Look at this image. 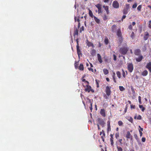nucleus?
I'll return each instance as SVG.
<instances>
[{
  "mask_svg": "<svg viewBox=\"0 0 151 151\" xmlns=\"http://www.w3.org/2000/svg\"><path fill=\"white\" fill-rule=\"evenodd\" d=\"M139 102L140 104H142V101L141 100V97L139 96L138 97Z\"/></svg>",
  "mask_w": 151,
  "mask_h": 151,
  "instance_id": "e433bc0d",
  "label": "nucleus"
},
{
  "mask_svg": "<svg viewBox=\"0 0 151 151\" xmlns=\"http://www.w3.org/2000/svg\"><path fill=\"white\" fill-rule=\"evenodd\" d=\"M148 71L146 70H145L143 71L141 73V74L142 76H146L148 74Z\"/></svg>",
  "mask_w": 151,
  "mask_h": 151,
  "instance_id": "aec40b11",
  "label": "nucleus"
},
{
  "mask_svg": "<svg viewBox=\"0 0 151 151\" xmlns=\"http://www.w3.org/2000/svg\"><path fill=\"white\" fill-rule=\"evenodd\" d=\"M130 107L131 109H134L135 108V106L134 105H131Z\"/></svg>",
  "mask_w": 151,
  "mask_h": 151,
  "instance_id": "0e129e2a",
  "label": "nucleus"
},
{
  "mask_svg": "<svg viewBox=\"0 0 151 151\" xmlns=\"http://www.w3.org/2000/svg\"><path fill=\"white\" fill-rule=\"evenodd\" d=\"M139 133L140 136V137H141L142 135V133L140 130H139Z\"/></svg>",
  "mask_w": 151,
  "mask_h": 151,
  "instance_id": "4d7b16f0",
  "label": "nucleus"
},
{
  "mask_svg": "<svg viewBox=\"0 0 151 151\" xmlns=\"http://www.w3.org/2000/svg\"><path fill=\"white\" fill-rule=\"evenodd\" d=\"M122 76L124 78H125L126 77V75L125 74V72L124 71V70H123V69H122Z\"/></svg>",
  "mask_w": 151,
  "mask_h": 151,
  "instance_id": "f704fd0d",
  "label": "nucleus"
},
{
  "mask_svg": "<svg viewBox=\"0 0 151 151\" xmlns=\"http://www.w3.org/2000/svg\"><path fill=\"white\" fill-rule=\"evenodd\" d=\"M98 122L102 127H104L105 123L103 119L99 118L98 119Z\"/></svg>",
  "mask_w": 151,
  "mask_h": 151,
  "instance_id": "1a4fd4ad",
  "label": "nucleus"
},
{
  "mask_svg": "<svg viewBox=\"0 0 151 151\" xmlns=\"http://www.w3.org/2000/svg\"><path fill=\"white\" fill-rule=\"evenodd\" d=\"M123 123L121 121H119L118 122V124L119 126H121L123 125Z\"/></svg>",
  "mask_w": 151,
  "mask_h": 151,
  "instance_id": "58836bf2",
  "label": "nucleus"
},
{
  "mask_svg": "<svg viewBox=\"0 0 151 151\" xmlns=\"http://www.w3.org/2000/svg\"><path fill=\"white\" fill-rule=\"evenodd\" d=\"M77 21L78 22V28H79V27H80V22H79L80 20H79V19H77Z\"/></svg>",
  "mask_w": 151,
  "mask_h": 151,
  "instance_id": "680f3d73",
  "label": "nucleus"
},
{
  "mask_svg": "<svg viewBox=\"0 0 151 151\" xmlns=\"http://www.w3.org/2000/svg\"><path fill=\"white\" fill-rule=\"evenodd\" d=\"M97 58L98 60L99 61V62L100 63H102L103 61L101 58V55L99 54H97Z\"/></svg>",
  "mask_w": 151,
  "mask_h": 151,
  "instance_id": "4468645a",
  "label": "nucleus"
},
{
  "mask_svg": "<svg viewBox=\"0 0 151 151\" xmlns=\"http://www.w3.org/2000/svg\"><path fill=\"white\" fill-rule=\"evenodd\" d=\"M128 120L132 123L133 122V119L131 117L129 118V119H128Z\"/></svg>",
  "mask_w": 151,
  "mask_h": 151,
  "instance_id": "8fccbe9b",
  "label": "nucleus"
},
{
  "mask_svg": "<svg viewBox=\"0 0 151 151\" xmlns=\"http://www.w3.org/2000/svg\"><path fill=\"white\" fill-rule=\"evenodd\" d=\"M84 27H83V26H82V27L81 28V29H80V32H82V31H83V30H84Z\"/></svg>",
  "mask_w": 151,
  "mask_h": 151,
  "instance_id": "5fc2aeb1",
  "label": "nucleus"
},
{
  "mask_svg": "<svg viewBox=\"0 0 151 151\" xmlns=\"http://www.w3.org/2000/svg\"><path fill=\"white\" fill-rule=\"evenodd\" d=\"M76 41L77 44L76 46H79V43H78V39H77L76 40Z\"/></svg>",
  "mask_w": 151,
  "mask_h": 151,
  "instance_id": "69168bd1",
  "label": "nucleus"
},
{
  "mask_svg": "<svg viewBox=\"0 0 151 151\" xmlns=\"http://www.w3.org/2000/svg\"><path fill=\"white\" fill-rule=\"evenodd\" d=\"M88 70H89V71H92V72H93V68H88Z\"/></svg>",
  "mask_w": 151,
  "mask_h": 151,
  "instance_id": "338daca9",
  "label": "nucleus"
},
{
  "mask_svg": "<svg viewBox=\"0 0 151 151\" xmlns=\"http://www.w3.org/2000/svg\"><path fill=\"white\" fill-rule=\"evenodd\" d=\"M82 81L83 82H84L86 84H89V82L87 81H86L85 79H83L82 80Z\"/></svg>",
  "mask_w": 151,
  "mask_h": 151,
  "instance_id": "ea45409f",
  "label": "nucleus"
},
{
  "mask_svg": "<svg viewBox=\"0 0 151 151\" xmlns=\"http://www.w3.org/2000/svg\"><path fill=\"white\" fill-rule=\"evenodd\" d=\"M134 137L137 140L138 139V138L137 135V134H134Z\"/></svg>",
  "mask_w": 151,
  "mask_h": 151,
  "instance_id": "3c124183",
  "label": "nucleus"
},
{
  "mask_svg": "<svg viewBox=\"0 0 151 151\" xmlns=\"http://www.w3.org/2000/svg\"><path fill=\"white\" fill-rule=\"evenodd\" d=\"M78 69L80 70H84V67L83 64L81 63L79 66Z\"/></svg>",
  "mask_w": 151,
  "mask_h": 151,
  "instance_id": "b1692460",
  "label": "nucleus"
},
{
  "mask_svg": "<svg viewBox=\"0 0 151 151\" xmlns=\"http://www.w3.org/2000/svg\"><path fill=\"white\" fill-rule=\"evenodd\" d=\"M95 81L96 82V85H97V88H99V83L98 82V81L96 79L95 80Z\"/></svg>",
  "mask_w": 151,
  "mask_h": 151,
  "instance_id": "49530a36",
  "label": "nucleus"
},
{
  "mask_svg": "<svg viewBox=\"0 0 151 151\" xmlns=\"http://www.w3.org/2000/svg\"><path fill=\"white\" fill-rule=\"evenodd\" d=\"M88 9L89 10L88 14L92 18L94 17L95 16L93 15L92 11L89 8Z\"/></svg>",
  "mask_w": 151,
  "mask_h": 151,
  "instance_id": "a211bd4d",
  "label": "nucleus"
},
{
  "mask_svg": "<svg viewBox=\"0 0 151 151\" xmlns=\"http://www.w3.org/2000/svg\"><path fill=\"white\" fill-rule=\"evenodd\" d=\"M117 148L118 151H123V149L121 147L117 146Z\"/></svg>",
  "mask_w": 151,
  "mask_h": 151,
  "instance_id": "2f4dec72",
  "label": "nucleus"
},
{
  "mask_svg": "<svg viewBox=\"0 0 151 151\" xmlns=\"http://www.w3.org/2000/svg\"><path fill=\"white\" fill-rule=\"evenodd\" d=\"M78 29L77 28H75L74 31L73 35L75 36L76 35H78Z\"/></svg>",
  "mask_w": 151,
  "mask_h": 151,
  "instance_id": "4be33fe9",
  "label": "nucleus"
},
{
  "mask_svg": "<svg viewBox=\"0 0 151 151\" xmlns=\"http://www.w3.org/2000/svg\"><path fill=\"white\" fill-rule=\"evenodd\" d=\"M111 31L113 32H115L116 31L117 26L115 24L113 25L111 27Z\"/></svg>",
  "mask_w": 151,
  "mask_h": 151,
  "instance_id": "9b49d317",
  "label": "nucleus"
},
{
  "mask_svg": "<svg viewBox=\"0 0 151 151\" xmlns=\"http://www.w3.org/2000/svg\"><path fill=\"white\" fill-rule=\"evenodd\" d=\"M96 53V51L94 49L90 51L91 55L93 56H94Z\"/></svg>",
  "mask_w": 151,
  "mask_h": 151,
  "instance_id": "5701e85b",
  "label": "nucleus"
},
{
  "mask_svg": "<svg viewBox=\"0 0 151 151\" xmlns=\"http://www.w3.org/2000/svg\"><path fill=\"white\" fill-rule=\"evenodd\" d=\"M103 7L104 8V10L105 11H106L107 14H108L109 13L108 6H106L105 5H103Z\"/></svg>",
  "mask_w": 151,
  "mask_h": 151,
  "instance_id": "f3484780",
  "label": "nucleus"
},
{
  "mask_svg": "<svg viewBox=\"0 0 151 151\" xmlns=\"http://www.w3.org/2000/svg\"><path fill=\"white\" fill-rule=\"evenodd\" d=\"M75 68L76 69H77L78 68V64L77 62H75Z\"/></svg>",
  "mask_w": 151,
  "mask_h": 151,
  "instance_id": "a18cd8bd",
  "label": "nucleus"
},
{
  "mask_svg": "<svg viewBox=\"0 0 151 151\" xmlns=\"http://www.w3.org/2000/svg\"><path fill=\"white\" fill-rule=\"evenodd\" d=\"M150 35L149 33L146 32H145V34L143 37V38L144 40L146 41L147 40Z\"/></svg>",
  "mask_w": 151,
  "mask_h": 151,
  "instance_id": "6e6552de",
  "label": "nucleus"
},
{
  "mask_svg": "<svg viewBox=\"0 0 151 151\" xmlns=\"http://www.w3.org/2000/svg\"><path fill=\"white\" fill-rule=\"evenodd\" d=\"M116 74L118 78H120L121 76V74L120 72L119 71H118L116 72Z\"/></svg>",
  "mask_w": 151,
  "mask_h": 151,
  "instance_id": "c756f323",
  "label": "nucleus"
},
{
  "mask_svg": "<svg viewBox=\"0 0 151 151\" xmlns=\"http://www.w3.org/2000/svg\"><path fill=\"white\" fill-rule=\"evenodd\" d=\"M146 140V138L145 137H142V142H145Z\"/></svg>",
  "mask_w": 151,
  "mask_h": 151,
  "instance_id": "603ef678",
  "label": "nucleus"
},
{
  "mask_svg": "<svg viewBox=\"0 0 151 151\" xmlns=\"http://www.w3.org/2000/svg\"><path fill=\"white\" fill-rule=\"evenodd\" d=\"M129 9V4L126 5V7L123 9V13L125 15L127 14Z\"/></svg>",
  "mask_w": 151,
  "mask_h": 151,
  "instance_id": "0eeeda50",
  "label": "nucleus"
},
{
  "mask_svg": "<svg viewBox=\"0 0 151 151\" xmlns=\"http://www.w3.org/2000/svg\"><path fill=\"white\" fill-rule=\"evenodd\" d=\"M113 6L115 8L117 9L119 8V4L118 2L116 1H114L112 4Z\"/></svg>",
  "mask_w": 151,
  "mask_h": 151,
  "instance_id": "423d86ee",
  "label": "nucleus"
},
{
  "mask_svg": "<svg viewBox=\"0 0 151 151\" xmlns=\"http://www.w3.org/2000/svg\"><path fill=\"white\" fill-rule=\"evenodd\" d=\"M127 107H128V106H127V105H126L125 108L124 109V111L125 113L127 111Z\"/></svg>",
  "mask_w": 151,
  "mask_h": 151,
  "instance_id": "864d4df0",
  "label": "nucleus"
},
{
  "mask_svg": "<svg viewBox=\"0 0 151 151\" xmlns=\"http://www.w3.org/2000/svg\"><path fill=\"white\" fill-rule=\"evenodd\" d=\"M139 107L140 109L143 112L144 111L145 109V108L142 105H139Z\"/></svg>",
  "mask_w": 151,
  "mask_h": 151,
  "instance_id": "bb28decb",
  "label": "nucleus"
},
{
  "mask_svg": "<svg viewBox=\"0 0 151 151\" xmlns=\"http://www.w3.org/2000/svg\"><path fill=\"white\" fill-rule=\"evenodd\" d=\"M119 87L120 90L121 91H123L124 90V88L122 86H119Z\"/></svg>",
  "mask_w": 151,
  "mask_h": 151,
  "instance_id": "c9c22d12",
  "label": "nucleus"
},
{
  "mask_svg": "<svg viewBox=\"0 0 151 151\" xmlns=\"http://www.w3.org/2000/svg\"><path fill=\"white\" fill-rule=\"evenodd\" d=\"M119 137V132L116 133L115 134V137L116 139H117Z\"/></svg>",
  "mask_w": 151,
  "mask_h": 151,
  "instance_id": "a19ab883",
  "label": "nucleus"
},
{
  "mask_svg": "<svg viewBox=\"0 0 151 151\" xmlns=\"http://www.w3.org/2000/svg\"><path fill=\"white\" fill-rule=\"evenodd\" d=\"M114 138H110V141H111V144L112 146L114 145V142H113Z\"/></svg>",
  "mask_w": 151,
  "mask_h": 151,
  "instance_id": "473e14b6",
  "label": "nucleus"
},
{
  "mask_svg": "<svg viewBox=\"0 0 151 151\" xmlns=\"http://www.w3.org/2000/svg\"><path fill=\"white\" fill-rule=\"evenodd\" d=\"M118 37L119 38V41L120 43H121L123 41L122 37V36H121L120 37Z\"/></svg>",
  "mask_w": 151,
  "mask_h": 151,
  "instance_id": "7c9ffc66",
  "label": "nucleus"
},
{
  "mask_svg": "<svg viewBox=\"0 0 151 151\" xmlns=\"http://www.w3.org/2000/svg\"><path fill=\"white\" fill-rule=\"evenodd\" d=\"M100 113L101 114L103 117H105L106 116L105 110L104 109H101Z\"/></svg>",
  "mask_w": 151,
  "mask_h": 151,
  "instance_id": "dca6fc26",
  "label": "nucleus"
},
{
  "mask_svg": "<svg viewBox=\"0 0 151 151\" xmlns=\"http://www.w3.org/2000/svg\"><path fill=\"white\" fill-rule=\"evenodd\" d=\"M90 109L91 110V111H92V110L93 109L92 107V104L91 102V106L89 107Z\"/></svg>",
  "mask_w": 151,
  "mask_h": 151,
  "instance_id": "09e8293b",
  "label": "nucleus"
},
{
  "mask_svg": "<svg viewBox=\"0 0 151 151\" xmlns=\"http://www.w3.org/2000/svg\"><path fill=\"white\" fill-rule=\"evenodd\" d=\"M146 68L148 69L151 68V62H150L147 63L146 66Z\"/></svg>",
  "mask_w": 151,
  "mask_h": 151,
  "instance_id": "393cba45",
  "label": "nucleus"
},
{
  "mask_svg": "<svg viewBox=\"0 0 151 151\" xmlns=\"http://www.w3.org/2000/svg\"><path fill=\"white\" fill-rule=\"evenodd\" d=\"M141 116L140 115H139L137 117V119H141Z\"/></svg>",
  "mask_w": 151,
  "mask_h": 151,
  "instance_id": "6e6d98bb",
  "label": "nucleus"
},
{
  "mask_svg": "<svg viewBox=\"0 0 151 151\" xmlns=\"http://www.w3.org/2000/svg\"><path fill=\"white\" fill-rule=\"evenodd\" d=\"M111 127L110 126H107V131L108 132L109 131H111Z\"/></svg>",
  "mask_w": 151,
  "mask_h": 151,
  "instance_id": "37998d69",
  "label": "nucleus"
},
{
  "mask_svg": "<svg viewBox=\"0 0 151 151\" xmlns=\"http://www.w3.org/2000/svg\"><path fill=\"white\" fill-rule=\"evenodd\" d=\"M116 35L118 37L122 36V32L120 28L118 29L116 32Z\"/></svg>",
  "mask_w": 151,
  "mask_h": 151,
  "instance_id": "2eb2a0df",
  "label": "nucleus"
},
{
  "mask_svg": "<svg viewBox=\"0 0 151 151\" xmlns=\"http://www.w3.org/2000/svg\"><path fill=\"white\" fill-rule=\"evenodd\" d=\"M134 32H132V33H131V37L132 38V39H133L134 38Z\"/></svg>",
  "mask_w": 151,
  "mask_h": 151,
  "instance_id": "c03bdc74",
  "label": "nucleus"
},
{
  "mask_svg": "<svg viewBox=\"0 0 151 151\" xmlns=\"http://www.w3.org/2000/svg\"><path fill=\"white\" fill-rule=\"evenodd\" d=\"M128 51V48L126 44L124 47L120 48L119 51L121 54L125 55L127 54Z\"/></svg>",
  "mask_w": 151,
  "mask_h": 151,
  "instance_id": "f03ea898",
  "label": "nucleus"
},
{
  "mask_svg": "<svg viewBox=\"0 0 151 151\" xmlns=\"http://www.w3.org/2000/svg\"><path fill=\"white\" fill-rule=\"evenodd\" d=\"M96 23H97L98 24H99L100 22V20L98 18L96 17L95 16L93 17Z\"/></svg>",
  "mask_w": 151,
  "mask_h": 151,
  "instance_id": "412c9836",
  "label": "nucleus"
},
{
  "mask_svg": "<svg viewBox=\"0 0 151 151\" xmlns=\"http://www.w3.org/2000/svg\"><path fill=\"white\" fill-rule=\"evenodd\" d=\"M126 17V16L125 15H124L122 17V20H123V19H125Z\"/></svg>",
  "mask_w": 151,
  "mask_h": 151,
  "instance_id": "774afa93",
  "label": "nucleus"
},
{
  "mask_svg": "<svg viewBox=\"0 0 151 151\" xmlns=\"http://www.w3.org/2000/svg\"><path fill=\"white\" fill-rule=\"evenodd\" d=\"M126 137L127 138V139H130L131 140L132 139V136L129 131H128L127 132L126 135Z\"/></svg>",
  "mask_w": 151,
  "mask_h": 151,
  "instance_id": "9d476101",
  "label": "nucleus"
},
{
  "mask_svg": "<svg viewBox=\"0 0 151 151\" xmlns=\"http://www.w3.org/2000/svg\"><path fill=\"white\" fill-rule=\"evenodd\" d=\"M115 73L114 72H113V75H112V78H113V79L115 78Z\"/></svg>",
  "mask_w": 151,
  "mask_h": 151,
  "instance_id": "13d9d810",
  "label": "nucleus"
},
{
  "mask_svg": "<svg viewBox=\"0 0 151 151\" xmlns=\"http://www.w3.org/2000/svg\"><path fill=\"white\" fill-rule=\"evenodd\" d=\"M111 88V87L110 86H107L106 87L105 91L106 95L108 96H109L111 95V91L110 88Z\"/></svg>",
  "mask_w": 151,
  "mask_h": 151,
  "instance_id": "7ed1b4c3",
  "label": "nucleus"
},
{
  "mask_svg": "<svg viewBox=\"0 0 151 151\" xmlns=\"http://www.w3.org/2000/svg\"><path fill=\"white\" fill-rule=\"evenodd\" d=\"M103 19L104 21H106L107 19V16L106 14H104L102 16Z\"/></svg>",
  "mask_w": 151,
  "mask_h": 151,
  "instance_id": "cd10ccee",
  "label": "nucleus"
},
{
  "mask_svg": "<svg viewBox=\"0 0 151 151\" xmlns=\"http://www.w3.org/2000/svg\"><path fill=\"white\" fill-rule=\"evenodd\" d=\"M128 28L130 29H132V25L130 24L129 25Z\"/></svg>",
  "mask_w": 151,
  "mask_h": 151,
  "instance_id": "052dcab7",
  "label": "nucleus"
},
{
  "mask_svg": "<svg viewBox=\"0 0 151 151\" xmlns=\"http://www.w3.org/2000/svg\"><path fill=\"white\" fill-rule=\"evenodd\" d=\"M95 6L97 8L98 13L99 14L102 13V11L101 9V5L100 4H98L95 5Z\"/></svg>",
  "mask_w": 151,
  "mask_h": 151,
  "instance_id": "39448f33",
  "label": "nucleus"
},
{
  "mask_svg": "<svg viewBox=\"0 0 151 151\" xmlns=\"http://www.w3.org/2000/svg\"><path fill=\"white\" fill-rule=\"evenodd\" d=\"M103 71L104 74L105 75H107L109 73L108 70L106 68H104L103 69Z\"/></svg>",
  "mask_w": 151,
  "mask_h": 151,
  "instance_id": "a878e982",
  "label": "nucleus"
},
{
  "mask_svg": "<svg viewBox=\"0 0 151 151\" xmlns=\"http://www.w3.org/2000/svg\"><path fill=\"white\" fill-rule=\"evenodd\" d=\"M127 68L129 71L130 73H132L133 71L134 68L133 64L132 63H128Z\"/></svg>",
  "mask_w": 151,
  "mask_h": 151,
  "instance_id": "20e7f679",
  "label": "nucleus"
},
{
  "mask_svg": "<svg viewBox=\"0 0 151 151\" xmlns=\"http://www.w3.org/2000/svg\"><path fill=\"white\" fill-rule=\"evenodd\" d=\"M134 54L135 55L138 56V57L136 58L135 60L137 62H140L143 58V56L141 54V51L140 49H135L134 51Z\"/></svg>",
  "mask_w": 151,
  "mask_h": 151,
  "instance_id": "f257e3e1",
  "label": "nucleus"
},
{
  "mask_svg": "<svg viewBox=\"0 0 151 151\" xmlns=\"http://www.w3.org/2000/svg\"><path fill=\"white\" fill-rule=\"evenodd\" d=\"M142 9V5H139L137 7V9L138 11H140Z\"/></svg>",
  "mask_w": 151,
  "mask_h": 151,
  "instance_id": "72a5a7b5",
  "label": "nucleus"
},
{
  "mask_svg": "<svg viewBox=\"0 0 151 151\" xmlns=\"http://www.w3.org/2000/svg\"><path fill=\"white\" fill-rule=\"evenodd\" d=\"M104 137H104V136H103V135H102L101 136V138L103 142H104L105 141L104 138Z\"/></svg>",
  "mask_w": 151,
  "mask_h": 151,
  "instance_id": "bf43d9fd",
  "label": "nucleus"
},
{
  "mask_svg": "<svg viewBox=\"0 0 151 151\" xmlns=\"http://www.w3.org/2000/svg\"><path fill=\"white\" fill-rule=\"evenodd\" d=\"M113 59L114 61L116 60V56L115 54H113Z\"/></svg>",
  "mask_w": 151,
  "mask_h": 151,
  "instance_id": "79ce46f5",
  "label": "nucleus"
},
{
  "mask_svg": "<svg viewBox=\"0 0 151 151\" xmlns=\"http://www.w3.org/2000/svg\"><path fill=\"white\" fill-rule=\"evenodd\" d=\"M88 84H87L86 85V88L85 89V91L86 92H89L91 91V87L90 86H89L88 85Z\"/></svg>",
  "mask_w": 151,
  "mask_h": 151,
  "instance_id": "ddd939ff",
  "label": "nucleus"
},
{
  "mask_svg": "<svg viewBox=\"0 0 151 151\" xmlns=\"http://www.w3.org/2000/svg\"><path fill=\"white\" fill-rule=\"evenodd\" d=\"M76 48L77 50V52L78 55L79 56L81 54H82V53H81V52L79 48V46H76Z\"/></svg>",
  "mask_w": 151,
  "mask_h": 151,
  "instance_id": "6ab92c4d",
  "label": "nucleus"
},
{
  "mask_svg": "<svg viewBox=\"0 0 151 151\" xmlns=\"http://www.w3.org/2000/svg\"><path fill=\"white\" fill-rule=\"evenodd\" d=\"M131 90L132 93H135V91L134 90L132 86H131Z\"/></svg>",
  "mask_w": 151,
  "mask_h": 151,
  "instance_id": "4c0bfd02",
  "label": "nucleus"
},
{
  "mask_svg": "<svg viewBox=\"0 0 151 151\" xmlns=\"http://www.w3.org/2000/svg\"><path fill=\"white\" fill-rule=\"evenodd\" d=\"M102 134L103 136H104V137H105V133L104 131L103 130H102Z\"/></svg>",
  "mask_w": 151,
  "mask_h": 151,
  "instance_id": "e2e57ef3",
  "label": "nucleus"
},
{
  "mask_svg": "<svg viewBox=\"0 0 151 151\" xmlns=\"http://www.w3.org/2000/svg\"><path fill=\"white\" fill-rule=\"evenodd\" d=\"M137 6V4L136 3H135V4H134L133 5H132V8H136Z\"/></svg>",
  "mask_w": 151,
  "mask_h": 151,
  "instance_id": "de8ad7c7",
  "label": "nucleus"
},
{
  "mask_svg": "<svg viewBox=\"0 0 151 151\" xmlns=\"http://www.w3.org/2000/svg\"><path fill=\"white\" fill-rule=\"evenodd\" d=\"M86 44H87V45L88 47H94V46L93 44V43L91 42H90L88 41V40H86Z\"/></svg>",
  "mask_w": 151,
  "mask_h": 151,
  "instance_id": "f8f14e48",
  "label": "nucleus"
},
{
  "mask_svg": "<svg viewBox=\"0 0 151 151\" xmlns=\"http://www.w3.org/2000/svg\"><path fill=\"white\" fill-rule=\"evenodd\" d=\"M104 42L106 45H107L109 43V40L107 37H106L104 40Z\"/></svg>",
  "mask_w": 151,
  "mask_h": 151,
  "instance_id": "c85d7f7f",
  "label": "nucleus"
}]
</instances>
